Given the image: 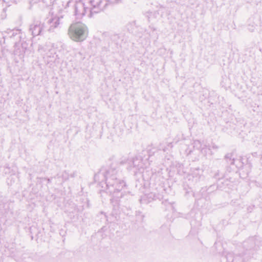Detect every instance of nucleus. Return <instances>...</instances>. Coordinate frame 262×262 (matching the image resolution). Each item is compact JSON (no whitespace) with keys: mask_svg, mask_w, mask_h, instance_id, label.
I'll return each mask as SVG.
<instances>
[{"mask_svg":"<svg viewBox=\"0 0 262 262\" xmlns=\"http://www.w3.org/2000/svg\"><path fill=\"white\" fill-rule=\"evenodd\" d=\"M89 12V16H92V10L86 6L82 1L77 2L75 6V15L77 19H81Z\"/></svg>","mask_w":262,"mask_h":262,"instance_id":"7ed1b4c3","label":"nucleus"},{"mask_svg":"<svg viewBox=\"0 0 262 262\" xmlns=\"http://www.w3.org/2000/svg\"><path fill=\"white\" fill-rule=\"evenodd\" d=\"M62 16H54L48 20L49 27L48 31L49 32H53L54 30L59 27L60 24L61 23V19Z\"/></svg>","mask_w":262,"mask_h":262,"instance_id":"423d86ee","label":"nucleus"},{"mask_svg":"<svg viewBox=\"0 0 262 262\" xmlns=\"http://www.w3.org/2000/svg\"><path fill=\"white\" fill-rule=\"evenodd\" d=\"M21 34V30L19 29H8L6 31L2 32L3 38L6 37L12 38L16 35H18L19 37H20Z\"/></svg>","mask_w":262,"mask_h":262,"instance_id":"0eeeda50","label":"nucleus"},{"mask_svg":"<svg viewBox=\"0 0 262 262\" xmlns=\"http://www.w3.org/2000/svg\"><path fill=\"white\" fill-rule=\"evenodd\" d=\"M38 50L39 51L46 53L47 51H49L50 49L49 46H47V45H45L43 46L40 45L38 47Z\"/></svg>","mask_w":262,"mask_h":262,"instance_id":"1a4fd4ad","label":"nucleus"},{"mask_svg":"<svg viewBox=\"0 0 262 262\" xmlns=\"http://www.w3.org/2000/svg\"><path fill=\"white\" fill-rule=\"evenodd\" d=\"M88 35V28L81 22L73 23L69 28L68 35L74 41L82 42L86 38Z\"/></svg>","mask_w":262,"mask_h":262,"instance_id":"f257e3e1","label":"nucleus"},{"mask_svg":"<svg viewBox=\"0 0 262 262\" xmlns=\"http://www.w3.org/2000/svg\"><path fill=\"white\" fill-rule=\"evenodd\" d=\"M37 1V0H32V2H33L34 3L36 2Z\"/></svg>","mask_w":262,"mask_h":262,"instance_id":"f8f14e48","label":"nucleus"},{"mask_svg":"<svg viewBox=\"0 0 262 262\" xmlns=\"http://www.w3.org/2000/svg\"><path fill=\"white\" fill-rule=\"evenodd\" d=\"M28 44L26 41L20 40L15 43L14 54L18 56L22 57L27 49Z\"/></svg>","mask_w":262,"mask_h":262,"instance_id":"39448f33","label":"nucleus"},{"mask_svg":"<svg viewBox=\"0 0 262 262\" xmlns=\"http://www.w3.org/2000/svg\"><path fill=\"white\" fill-rule=\"evenodd\" d=\"M133 167L137 170H140L145 168L143 160L141 159L136 158L133 161Z\"/></svg>","mask_w":262,"mask_h":262,"instance_id":"6e6552de","label":"nucleus"},{"mask_svg":"<svg viewBox=\"0 0 262 262\" xmlns=\"http://www.w3.org/2000/svg\"><path fill=\"white\" fill-rule=\"evenodd\" d=\"M120 0H108L109 2L112 4L117 3L119 2Z\"/></svg>","mask_w":262,"mask_h":262,"instance_id":"9b49d317","label":"nucleus"},{"mask_svg":"<svg viewBox=\"0 0 262 262\" xmlns=\"http://www.w3.org/2000/svg\"><path fill=\"white\" fill-rule=\"evenodd\" d=\"M45 29L44 23L39 21L34 22L30 26V31L33 36H36L42 34Z\"/></svg>","mask_w":262,"mask_h":262,"instance_id":"20e7f679","label":"nucleus"},{"mask_svg":"<svg viewBox=\"0 0 262 262\" xmlns=\"http://www.w3.org/2000/svg\"><path fill=\"white\" fill-rule=\"evenodd\" d=\"M115 174L116 171L112 170L111 172H107L105 176L107 190L111 194L120 192L125 186V182L117 179Z\"/></svg>","mask_w":262,"mask_h":262,"instance_id":"f03ea898","label":"nucleus"},{"mask_svg":"<svg viewBox=\"0 0 262 262\" xmlns=\"http://www.w3.org/2000/svg\"><path fill=\"white\" fill-rule=\"evenodd\" d=\"M90 3L94 8H97L100 5V0H91Z\"/></svg>","mask_w":262,"mask_h":262,"instance_id":"9d476101","label":"nucleus"}]
</instances>
